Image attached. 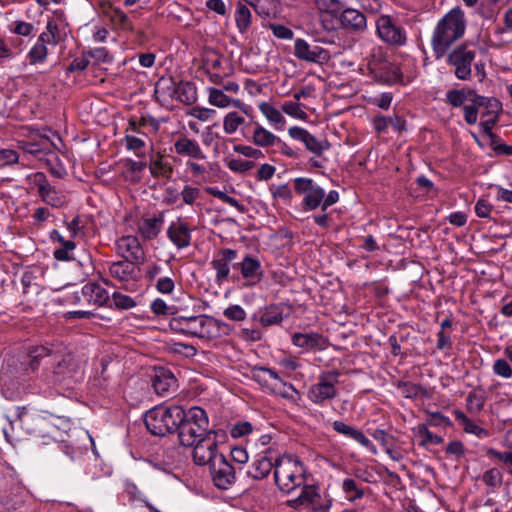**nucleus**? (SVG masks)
<instances>
[{
    "label": "nucleus",
    "instance_id": "nucleus-1",
    "mask_svg": "<svg viewBox=\"0 0 512 512\" xmlns=\"http://www.w3.org/2000/svg\"><path fill=\"white\" fill-rule=\"evenodd\" d=\"M65 350L66 347L61 343L33 347L28 354V366L34 371L38 369L42 359L51 358L57 363L52 372L45 376V380L49 384L60 385L67 389L73 388L84 379L86 359L72 353H65Z\"/></svg>",
    "mask_w": 512,
    "mask_h": 512
},
{
    "label": "nucleus",
    "instance_id": "nucleus-2",
    "mask_svg": "<svg viewBox=\"0 0 512 512\" xmlns=\"http://www.w3.org/2000/svg\"><path fill=\"white\" fill-rule=\"evenodd\" d=\"M466 30V19L460 7L447 12L433 29L431 47L437 60L445 57L452 45L461 39Z\"/></svg>",
    "mask_w": 512,
    "mask_h": 512
},
{
    "label": "nucleus",
    "instance_id": "nucleus-3",
    "mask_svg": "<svg viewBox=\"0 0 512 512\" xmlns=\"http://www.w3.org/2000/svg\"><path fill=\"white\" fill-rule=\"evenodd\" d=\"M273 476L277 488L289 495L307 482L309 473L302 460L293 455H285L275 460Z\"/></svg>",
    "mask_w": 512,
    "mask_h": 512
},
{
    "label": "nucleus",
    "instance_id": "nucleus-4",
    "mask_svg": "<svg viewBox=\"0 0 512 512\" xmlns=\"http://www.w3.org/2000/svg\"><path fill=\"white\" fill-rule=\"evenodd\" d=\"M180 416L176 431L182 446L192 447L197 440L206 437L212 431L209 429L207 413L200 407L182 409Z\"/></svg>",
    "mask_w": 512,
    "mask_h": 512
},
{
    "label": "nucleus",
    "instance_id": "nucleus-5",
    "mask_svg": "<svg viewBox=\"0 0 512 512\" xmlns=\"http://www.w3.org/2000/svg\"><path fill=\"white\" fill-rule=\"evenodd\" d=\"M180 406H155L145 413L144 422L147 430L155 436H165L173 433L181 419Z\"/></svg>",
    "mask_w": 512,
    "mask_h": 512
},
{
    "label": "nucleus",
    "instance_id": "nucleus-6",
    "mask_svg": "<svg viewBox=\"0 0 512 512\" xmlns=\"http://www.w3.org/2000/svg\"><path fill=\"white\" fill-rule=\"evenodd\" d=\"M375 26L376 35L383 43L395 47L406 45L407 31L397 16L380 14L375 20Z\"/></svg>",
    "mask_w": 512,
    "mask_h": 512
},
{
    "label": "nucleus",
    "instance_id": "nucleus-7",
    "mask_svg": "<svg viewBox=\"0 0 512 512\" xmlns=\"http://www.w3.org/2000/svg\"><path fill=\"white\" fill-rule=\"evenodd\" d=\"M300 494L286 502L287 506L293 509L310 507L313 512H329L332 506V499L328 495H321L315 485L307 484L301 486Z\"/></svg>",
    "mask_w": 512,
    "mask_h": 512
},
{
    "label": "nucleus",
    "instance_id": "nucleus-8",
    "mask_svg": "<svg viewBox=\"0 0 512 512\" xmlns=\"http://www.w3.org/2000/svg\"><path fill=\"white\" fill-rule=\"evenodd\" d=\"M446 63L453 67L454 76L458 80L466 81L472 78V64L476 58L475 50L467 44H459L447 52Z\"/></svg>",
    "mask_w": 512,
    "mask_h": 512
},
{
    "label": "nucleus",
    "instance_id": "nucleus-9",
    "mask_svg": "<svg viewBox=\"0 0 512 512\" xmlns=\"http://www.w3.org/2000/svg\"><path fill=\"white\" fill-rule=\"evenodd\" d=\"M225 433L222 430L211 431L204 438H200L193 445V459L197 465H211L217 456L222 453L217 451L218 444L224 442Z\"/></svg>",
    "mask_w": 512,
    "mask_h": 512
},
{
    "label": "nucleus",
    "instance_id": "nucleus-10",
    "mask_svg": "<svg viewBox=\"0 0 512 512\" xmlns=\"http://www.w3.org/2000/svg\"><path fill=\"white\" fill-rule=\"evenodd\" d=\"M17 420L30 434L45 435L49 433V418H61L58 414L40 409H17Z\"/></svg>",
    "mask_w": 512,
    "mask_h": 512
},
{
    "label": "nucleus",
    "instance_id": "nucleus-11",
    "mask_svg": "<svg viewBox=\"0 0 512 512\" xmlns=\"http://www.w3.org/2000/svg\"><path fill=\"white\" fill-rule=\"evenodd\" d=\"M170 328L176 332L195 337L205 338L210 336L213 319L206 315L190 317H174L170 320Z\"/></svg>",
    "mask_w": 512,
    "mask_h": 512
},
{
    "label": "nucleus",
    "instance_id": "nucleus-12",
    "mask_svg": "<svg viewBox=\"0 0 512 512\" xmlns=\"http://www.w3.org/2000/svg\"><path fill=\"white\" fill-rule=\"evenodd\" d=\"M337 383V372H326L320 374L318 381L311 385L308 390V399L317 405H322L325 401L332 400L337 396V389L335 387Z\"/></svg>",
    "mask_w": 512,
    "mask_h": 512
},
{
    "label": "nucleus",
    "instance_id": "nucleus-13",
    "mask_svg": "<svg viewBox=\"0 0 512 512\" xmlns=\"http://www.w3.org/2000/svg\"><path fill=\"white\" fill-rule=\"evenodd\" d=\"M294 189L298 195H303L302 203L306 210L317 209L324 200V189L311 178H295Z\"/></svg>",
    "mask_w": 512,
    "mask_h": 512
},
{
    "label": "nucleus",
    "instance_id": "nucleus-14",
    "mask_svg": "<svg viewBox=\"0 0 512 512\" xmlns=\"http://www.w3.org/2000/svg\"><path fill=\"white\" fill-rule=\"evenodd\" d=\"M209 469L213 483L219 489L227 490L236 481L235 469L223 454L216 457Z\"/></svg>",
    "mask_w": 512,
    "mask_h": 512
},
{
    "label": "nucleus",
    "instance_id": "nucleus-15",
    "mask_svg": "<svg viewBox=\"0 0 512 512\" xmlns=\"http://www.w3.org/2000/svg\"><path fill=\"white\" fill-rule=\"evenodd\" d=\"M294 56L301 61L317 64L325 63L330 59L326 49L318 45H311L302 38H297L294 42Z\"/></svg>",
    "mask_w": 512,
    "mask_h": 512
},
{
    "label": "nucleus",
    "instance_id": "nucleus-16",
    "mask_svg": "<svg viewBox=\"0 0 512 512\" xmlns=\"http://www.w3.org/2000/svg\"><path fill=\"white\" fill-rule=\"evenodd\" d=\"M233 268L240 271L242 278L247 281V286L259 283L264 277L260 259L252 254L244 255L240 262L233 264Z\"/></svg>",
    "mask_w": 512,
    "mask_h": 512
},
{
    "label": "nucleus",
    "instance_id": "nucleus-17",
    "mask_svg": "<svg viewBox=\"0 0 512 512\" xmlns=\"http://www.w3.org/2000/svg\"><path fill=\"white\" fill-rule=\"evenodd\" d=\"M289 136L297 141H301L306 149L316 157H321L323 152L330 149V143L326 139H317L308 130L299 126H293L288 129Z\"/></svg>",
    "mask_w": 512,
    "mask_h": 512
},
{
    "label": "nucleus",
    "instance_id": "nucleus-18",
    "mask_svg": "<svg viewBox=\"0 0 512 512\" xmlns=\"http://www.w3.org/2000/svg\"><path fill=\"white\" fill-rule=\"evenodd\" d=\"M167 237L178 249H184L191 244L192 230L183 218L178 217L168 226Z\"/></svg>",
    "mask_w": 512,
    "mask_h": 512
},
{
    "label": "nucleus",
    "instance_id": "nucleus-19",
    "mask_svg": "<svg viewBox=\"0 0 512 512\" xmlns=\"http://www.w3.org/2000/svg\"><path fill=\"white\" fill-rule=\"evenodd\" d=\"M152 387L157 395L166 397L177 389V380L173 373L163 367L156 368L152 377Z\"/></svg>",
    "mask_w": 512,
    "mask_h": 512
},
{
    "label": "nucleus",
    "instance_id": "nucleus-20",
    "mask_svg": "<svg viewBox=\"0 0 512 512\" xmlns=\"http://www.w3.org/2000/svg\"><path fill=\"white\" fill-rule=\"evenodd\" d=\"M237 251L231 248H223L219 251V258L211 261V266L215 270V280L218 284L227 281L230 276V263L237 259Z\"/></svg>",
    "mask_w": 512,
    "mask_h": 512
},
{
    "label": "nucleus",
    "instance_id": "nucleus-21",
    "mask_svg": "<svg viewBox=\"0 0 512 512\" xmlns=\"http://www.w3.org/2000/svg\"><path fill=\"white\" fill-rule=\"evenodd\" d=\"M118 250L125 259L136 264H142L145 259V253L136 236H123L117 241Z\"/></svg>",
    "mask_w": 512,
    "mask_h": 512
},
{
    "label": "nucleus",
    "instance_id": "nucleus-22",
    "mask_svg": "<svg viewBox=\"0 0 512 512\" xmlns=\"http://www.w3.org/2000/svg\"><path fill=\"white\" fill-rule=\"evenodd\" d=\"M275 461L271 457L269 449L257 454L247 470V475L254 480L266 478L270 472L274 471Z\"/></svg>",
    "mask_w": 512,
    "mask_h": 512
},
{
    "label": "nucleus",
    "instance_id": "nucleus-23",
    "mask_svg": "<svg viewBox=\"0 0 512 512\" xmlns=\"http://www.w3.org/2000/svg\"><path fill=\"white\" fill-rule=\"evenodd\" d=\"M293 345L308 351H321L327 346L326 338L317 332L300 333L296 332L291 335Z\"/></svg>",
    "mask_w": 512,
    "mask_h": 512
},
{
    "label": "nucleus",
    "instance_id": "nucleus-24",
    "mask_svg": "<svg viewBox=\"0 0 512 512\" xmlns=\"http://www.w3.org/2000/svg\"><path fill=\"white\" fill-rule=\"evenodd\" d=\"M469 104L463 106L464 119L467 124L474 125L478 120V113L483 105L488 104L492 109L499 105V101L495 98H487L475 93L468 101Z\"/></svg>",
    "mask_w": 512,
    "mask_h": 512
},
{
    "label": "nucleus",
    "instance_id": "nucleus-25",
    "mask_svg": "<svg viewBox=\"0 0 512 512\" xmlns=\"http://www.w3.org/2000/svg\"><path fill=\"white\" fill-rule=\"evenodd\" d=\"M332 426L337 433L347 438L353 439L361 446L365 447L373 455L378 453L376 446L366 437V435L361 430H358L353 426H350L339 420H335L332 423Z\"/></svg>",
    "mask_w": 512,
    "mask_h": 512
},
{
    "label": "nucleus",
    "instance_id": "nucleus-26",
    "mask_svg": "<svg viewBox=\"0 0 512 512\" xmlns=\"http://www.w3.org/2000/svg\"><path fill=\"white\" fill-rule=\"evenodd\" d=\"M253 131L250 135L243 133L244 137L255 146L268 148L280 142V138L262 126L259 122H251Z\"/></svg>",
    "mask_w": 512,
    "mask_h": 512
},
{
    "label": "nucleus",
    "instance_id": "nucleus-27",
    "mask_svg": "<svg viewBox=\"0 0 512 512\" xmlns=\"http://www.w3.org/2000/svg\"><path fill=\"white\" fill-rule=\"evenodd\" d=\"M164 224V212L152 217L143 218L138 225V233L143 240H153L162 231Z\"/></svg>",
    "mask_w": 512,
    "mask_h": 512
},
{
    "label": "nucleus",
    "instance_id": "nucleus-28",
    "mask_svg": "<svg viewBox=\"0 0 512 512\" xmlns=\"http://www.w3.org/2000/svg\"><path fill=\"white\" fill-rule=\"evenodd\" d=\"M340 14L341 25L355 32H363L367 28V18L359 10L353 8L342 9Z\"/></svg>",
    "mask_w": 512,
    "mask_h": 512
},
{
    "label": "nucleus",
    "instance_id": "nucleus-29",
    "mask_svg": "<svg viewBox=\"0 0 512 512\" xmlns=\"http://www.w3.org/2000/svg\"><path fill=\"white\" fill-rule=\"evenodd\" d=\"M175 152L181 156H187L197 160L206 159L202 148L198 142L188 137H180L174 143Z\"/></svg>",
    "mask_w": 512,
    "mask_h": 512
},
{
    "label": "nucleus",
    "instance_id": "nucleus-30",
    "mask_svg": "<svg viewBox=\"0 0 512 512\" xmlns=\"http://www.w3.org/2000/svg\"><path fill=\"white\" fill-rule=\"evenodd\" d=\"M81 294L89 304L97 306L106 305L110 298L108 291L95 282L85 284L81 289Z\"/></svg>",
    "mask_w": 512,
    "mask_h": 512
},
{
    "label": "nucleus",
    "instance_id": "nucleus-31",
    "mask_svg": "<svg viewBox=\"0 0 512 512\" xmlns=\"http://www.w3.org/2000/svg\"><path fill=\"white\" fill-rule=\"evenodd\" d=\"M173 87L172 95L181 103L191 105L197 101V90L194 83L189 81H181L177 85L169 81Z\"/></svg>",
    "mask_w": 512,
    "mask_h": 512
},
{
    "label": "nucleus",
    "instance_id": "nucleus-32",
    "mask_svg": "<svg viewBox=\"0 0 512 512\" xmlns=\"http://www.w3.org/2000/svg\"><path fill=\"white\" fill-rule=\"evenodd\" d=\"M373 71L375 78L382 83L392 85L402 81V73L396 64L383 62Z\"/></svg>",
    "mask_w": 512,
    "mask_h": 512
},
{
    "label": "nucleus",
    "instance_id": "nucleus-33",
    "mask_svg": "<svg viewBox=\"0 0 512 512\" xmlns=\"http://www.w3.org/2000/svg\"><path fill=\"white\" fill-rule=\"evenodd\" d=\"M258 109L275 130H284L286 119L273 104L263 101L258 104Z\"/></svg>",
    "mask_w": 512,
    "mask_h": 512
},
{
    "label": "nucleus",
    "instance_id": "nucleus-34",
    "mask_svg": "<svg viewBox=\"0 0 512 512\" xmlns=\"http://www.w3.org/2000/svg\"><path fill=\"white\" fill-rule=\"evenodd\" d=\"M137 264L128 259L113 262L109 266V272L112 277L121 282H127L135 278V266Z\"/></svg>",
    "mask_w": 512,
    "mask_h": 512
},
{
    "label": "nucleus",
    "instance_id": "nucleus-35",
    "mask_svg": "<svg viewBox=\"0 0 512 512\" xmlns=\"http://www.w3.org/2000/svg\"><path fill=\"white\" fill-rule=\"evenodd\" d=\"M250 372L251 378L269 392H271V387L274 386V384L270 383V380H280V377L275 370L264 366H253Z\"/></svg>",
    "mask_w": 512,
    "mask_h": 512
},
{
    "label": "nucleus",
    "instance_id": "nucleus-36",
    "mask_svg": "<svg viewBox=\"0 0 512 512\" xmlns=\"http://www.w3.org/2000/svg\"><path fill=\"white\" fill-rule=\"evenodd\" d=\"M455 420L463 428L466 433L473 434L480 439L487 438L489 431L479 425H477L472 419H470L464 412L460 410L454 411Z\"/></svg>",
    "mask_w": 512,
    "mask_h": 512
},
{
    "label": "nucleus",
    "instance_id": "nucleus-37",
    "mask_svg": "<svg viewBox=\"0 0 512 512\" xmlns=\"http://www.w3.org/2000/svg\"><path fill=\"white\" fill-rule=\"evenodd\" d=\"M149 171L153 177L169 179L172 176L173 167L162 156L158 155L150 159Z\"/></svg>",
    "mask_w": 512,
    "mask_h": 512
},
{
    "label": "nucleus",
    "instance_id": "nucleus-38",
    "mask_svg": "<svg viewBox=\"0 0 512 512\" xmlns=\"http://www.w3.org/2000/svg\"><path fill=\"white\" fill-rule=\"evenodd\" d=\"M39 36L41 37V40L55 46L65 38L66 33L55 20H49L46 24L45 31H43Z\"/></svg>",
    "mask_w": 512,
    "mask_h": 512
},
{
    "label": "nucleus",
    "instance_id": "nucleus-39",
    "mask_svg": "<svg viewBox=\"0 0 512 512\" xmlns=\"http://www.w3.org/2000/svg\"><path fill=\"white\" fill-rule=\"evenodd\" d=\"M105 14L109 17L112 24L118 28L123 30H131L132 22L127 14L121 10L120 8L113 7L109 5L107 9H105Z\"/></svg>",
    "mask_w": 512,
    "mask_h": 512
},
{
    "label": "nucleus",
    "instance_id": "nucleus-40",
    "mask_svg": "<svg viewBox=\"0 0 512 512\" xmlns=\"http://www.w3.org/2000/svg\"><path fill=\"white\" fill-rule=\"evenodd\" d=\"M235 22L238 31L241 34H246L251 26L252 14L248 6L239 2L235 9Z\"/></svg>",
    "mask_w": 512,
    "mask_h": 512
},
{
    "label": "nucleus",
    "instance_id": "nucleus-41",
    "mask_svg": "<svg viewBox=\"0 0 512 512\" xmlns=\"http://www.w3.org/2000/svg\"><path fill=\"white\" fill-rule=\"evenodd\" d=\"M147 139L146 133H141V136L126 133L124 137L125 147L128 151H133L135 156L143 157L145 155Z\"/></svg>",
    "mask_w": 512,
    "mask_h": 512
},
{
    "label": "nucleus",
    "instance_id": "nucleus-42",
    "mask_svg": "<svg viewBox=\"0 0 512 512\" xmlns=\"http://www.w3.org/2000/svg\"><path fill=\"white\" fill-rule=\"evenodd\" d=\"M486 396L480 390H472L466 397V409L470 414H479L485 405Z\"/></svg>",
    "mask_w": 512,
    "mask_h": 512
},
{
    "label": "nucleus",
    "instance_id": "nucleus-43",
    "mask_svg": "<svg viewBox=\"0 0 512 512\" xmlns=\"http://www.w3.org/2000/svg\"><path fill=\"white\" fill-rule=\"evenodd\" d=\"M48 44V42L41 40V37L38 36L37 41L27 54L30 64H41L46 60L48 56Z\"/></svg>",
    "mask_w": 512,
    "mask_h": 512
},
{
    "label": "nucleus",
    "instance_id": "nucleus-44",
    "mask_svg": "<svg viewBox=\"0 0 512 512\" xmlns=\"http://www.w3.org/2000/svg\"><path fill=\"white\" fill-rule=\"evenodd\" d=\"M476 92L472 89H452L446 93V101L453 107L464 106Z\"/></svg>",
    "mask_w": 512,
    "mask_h": 512
},
{
    "label": "nucleus",
    "instance_id": "nucleus-45",
    "mask_svg": "<svg viewBox=\"0 0 512 512\" xmlns=\"http://www.w3.org/2000/svg\"><path fill=\"white\" fill-rule=\"evenodd\" d=\"M342 491L350 502L362 499L365 495L364 489L352 478H345L342 482Z\"/></svg>",
    "mask_w": 512,
    "mask_h": 512
},
{
    "label": "nucleus",
    "instance_id": "nucleus-46",
    "mask_svg": "<svg viewBox=\"0 0 512 512\" xmlns=\"http://www.w3.org/2000/svg\"><path fill=\"white\" fill-rule=\"evenodd\" d=\"M245 124V119L237 111L228 112L223 117V130L227 135H233Z\"/></svg>",
    "mask_w": 512,
    "mask_h": 512
},
{
    "label": "nucleus",
    "instance_id": "nucleus-47",
    "mask_svg": "<svg viewBox=\"0 0 512 512\" xmlns=\"http://www.w3.org/2000/svg\"><path fill=\"white\" fill-rule=\"evenodd\" d=\"M283 320L282 311L277 305H270L260 314L259 322L263 326H271L281 323Z\"/></svg>",
    "mask_w": 512,
    "mask_h": 512
},
{
    "label": "nucleus",
    "instance_id": "nucleus-48",
    "mask_svg": "<svg viewBox=\"0 0 512 512\" xmlns=\"http://www.w3.org/2000/svg\"><path fill=\"white\" fill-rule=\"evenodd\" d=\"M125 492L131 500L144 504L150 512H161L147 500L145 494L137 487L136 484L127 482L125 484Z\"/></svg>",
    "mask_w": 512,
    "mask_h": 512
},
{
    "label": "nucleus",
    "instance_id": "nucleus-49",
    "mask_svg": "<svg viewBox=\"0 0 512 512\" xmlns=\"http://www.w3.org/2000/svg\"><path fill=\"white\" fill-rule=\"evenodd\" d=\"M208 101L211 105L218 108H226L233 106L235 99L227 96L223 90L218 88L209 87L208 89Z\"/></svg>",
    "mask_w": 512,
    "mask_h": 512
},
{
    "label": "nucleus",
    "instance_id": "nucleus-50",
    "mask_svg": "<svg viewBox=\"0 0 512 512\" xmlns=\"http://www.w3.org/2000/svg\"><path fill=\"white\" fill-rule=\"evenodd\" d=\"M205 191L217 199L221 200L228 205L235 207L240 213L246 212V207L244 204L240 203L236 198L227 195L225 192L221 191L217 187H206Z\"/></svg>",
    "mask_w": 512,
    "mask_h": 512
},
{
    "label": "nucleus",
    "instance_id": "nucleus-51",
    "mask_svg": "<svg viewBox=\"0 0 512 512\" xmlns=\"http://www.w3.org/2000/svg\"><path fill=\"white\" fill-rule=\"evenodd\" d=\"M418 436L421 438L420 446L426 447L429 444H442L444 439L442 436L433 434L425 424H419L416 428Z\"/></svg>",
    "mask_w": 512,
    "mask_h": 512
},
{
    "label": "nucleus",
    "instance_id": "nucleus-52",
    "mask_svg": "<svg viewBox=\"0 0 512 512\" xmlns=\"http://www.w3.org/2000/svg\"><path fill=\"white\" fill-rule=\"evenodd\" d=\"M180 196L182 202L177 205V208H182L184 204L193 206L196 203V201L201 198V191L197 187L191 185H184L183 189L180 192Z\"/></svg>",
    "mask_w": 512,
    "mask_h": 512
},
{
    "label": "nucleus",
    "instance_id": "nucleus-53",
    "mask_svg": "<svg viewBox=\"0 0 512 512\" xmlns=\"http://www.w3.org/2000/svg\"><path fill=\"white\" fill-rule=\"evenodd\" d=\"M315 5L319 11L332 16L338 15L343 9V3L340 0H315Z\"/></svg>",
    "mask_w": 512,
    "mask_h": 512
},
{
    "label": "nucleus",
    "instance_id": "nucleus-54",
    "mask_svg": "<svg viewBox=\"0 0 512 512\" xmlns=\"http://www.w3.org/2000/svg\"><path fill=\"white\" fill-rule=\"evenodd\" d=\"M271 393L279 395L285 399H292L297 394L296 389L290 383L283 381L281 378L277 380L273 387H271Z\"/></svg>",
    "mask_w": 512,
    "mask_h": 512
},
{
    "label": "nucleus",
    "instance_id": "nucleus-55",
    "mask_svg": "<svg viewBox=\"0 0 512 512\" xmlns=\"http://www.w3.org/2000/svg\"><path fill=\"white\" fill-rule=\"evenodd\" d=\"M112 302V306L119 310H128L137 305L136 301L132 297L120 292H114L112 294Z\"/></svg>",
    "mask_w": 512,
    "mask_h": 512
},
{
    "label": "nucleus",
    "instance_id": "nucleus-56",
    "mask_svg": "<svg viewBox=\"0 0 512 512\" xmlns=\"http://www.w3.org/2000/svg\"><path fill=\"white\" fill-rule=\"evenodd\" d=\"M40 197L46 204L56 208L61 207L65 202L64 197L59 194L52 186L41 193Z\"/></svg>",
    "mask_w": 512,
    "mask_h": 512
},
{
    "label": "nucleus",
    "instance_id": "nucleus-57",
    "mask_svg": "<svg viewBox=\"0 0 512 512\" xmlns=\"http://www.w3.org/2000/svg\"><path fill=\"white\" fill-rule=\"evenodd\" d=\"M76 244L72 240L65 239L60 243V247L55 249L54 257L60 261H69L72 259L70 253L75 249Z\"/></svg>",
    "mask_w": 512,
    "mask_h": 512
},
{
    "label": "nucleus",
    "instance_id": "nucleus-58",
    "mask_svg": "<svg viewBox=\"0 0 512 512\" xmlns=\"http://www.w3.org/2000/svg\"><path fill=\"white\" fill-rule=\"evenodd\" d=\"M281 110L294 118L304 120L307 117V114L301 108V104L298 102L286 101L282 104Z\"/></svg>",
    "mask_w": 512,
    "mask_h": 512
},
{
    "label": "nucleus",
    "instance_id": "nucleus-59",
    "mask_svg": "<svg viewBox=\"0 0 512 512\" xmlns=\"http://www.w3.org/2000/svg\"><path fill=\"white\" fill-rule=\"evenodd\" d=\"M227 167L237 173H245L254 167L253 161L242 160L238 158H229L226 160Z\"/></svg>",
    "mask_w": 512,
    "mask_h": 512
},
{
    "label": "nucleus",
    "instance_id": "nucleus-60",
    "mask_svg": "<svg viewBox=\"0 0 512 512\" xmlns=\"http://www.w3.org/2000/svg\"><path fill=\"white\" fill-rule=\"evenodd\" d=\"M500 108H501V103L499 102V105L497 108H495V109L491 108V117H486L484 120H482L479 123V126H480L482 132L490 137L493 136L492 129L498 121V112H499Z\"/></svg>",
    "mask_w": 512,
    "mask_h": 512
},
{
    "label": "nucleus",
    "instance_id": "nucleus-61",
    "mask_svg": "<svg viewBox=\"0 0 512 512\" xmlns=\"http://www.w3.org/2000/svg\"><path fill=\"white\" fill-rule=\"evenodd\" d=\"M503 475L497 468H491L487 470L483 476L482 481L492 488L500 487L502 484Z\"/></svg>",
    "mask_w": 512,
    "mask_h": 512
},
{
    "label": "nucleus",
    "instance_id": "nucleus-62",
    "mask_svg": "<svg viewBox=\"0 0 512 512\" xmlns=\"http://www.w3.org/2000/svg\"><path fill=\"white\" fill-rule=\"evenodd\" d=\"M17 478L16 471L6 462L0 461V486L13 483Z\"/></svg>",
    "mask_w": 512,
    "mask_h": 512
},
{
    "label": "nucleus",
    "instance_id": "nucleus-63",
    "mask_svg": "<svg viewBox=\"0 0 512 512\" xmlns=\"http://www.w3.org/2000/svg\"><path fill=\"white\" fill-rule=\"evenodd\" d=\"M269 29L271 30L272 34L282 40H291L293 39L294 32L287 26L279 23H270Z\"/></svg>",
    "mask_w": 512,
    "mask_h": 512
},
{
    "label": "nucleus",
    "instance_id": "nucleus-64",
    "mask_svg": "<svg viewBox=\"0 0 512 512\" xmlns=\"http://www.w3.org/2000/svg\"><path fill=\"white\" fill-rule=\"evenodd\" d=\"M493 372L503 378L512 377V368L505 359H497L493 364Z\"/></svg>",
    "mask_w": 512,
    "mask_h": 512
}]
</instances>
